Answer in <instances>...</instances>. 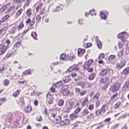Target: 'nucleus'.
I'll list each match as a JSON object with an SVG mask.
<instances>
[{"mask_svg":"<svg viewBox=\"0 0 129 129\" xmlns=\"http://www.w3.org/2000/svg\"><path fill=\"white\" fill-rule=\"evenodd\" d=\"M118 46L119 49L121 48L122 47L123 45V44L121 43V42H119L118 43Z\"/></svg>","mask_w":129,"mask_h":129,"instance_id":"nucleus-59","label":"nucleus"},{"mask_svg":"<svg viewBox=\"0 0 129 129\" xmlns=\"http://www.w3.org/2000/svg\"><path fill=\"white\" fill-rule=\"evenodd\" d=\"M74 58V56L71 55L69 54L66 56V58L70 60H72Z\"/></svg>","mask_w":129,"mask_h":129,"instance_id":"nucleus-21","label":"nucleus"},{"mask_svg":"<svg viewBox=\"0 0 129 129\" xmlns=\"http://www.w3.org/2000/svg\"><path fill=\"white\" fill-rule=\"evenodd\" d=\"M65 57H66V55L64 54H62L60 55V59L63 61L66 60Z\"/></svg>","mask_w":129,"mask_h":129,"instance_id":"nucleus-38","label":"nucleus"},{"mask_svg":"<svg viewBox=\"0 0 129 129\" xmlns=\"http://www.w3.org/2000/svg\"><path fill=\"white\" fill-rule=\"evenodd\" d=\"M129 74V67H127L122 72L121 74L127 75Z\"/></svg>","mask_w":129,"mask_h":129,"instance_id":"nucleus-11","label":"nucleus"},{"mask_svg":"<svg viewBox=\"0 0 129 129\" xmlns=\"http://www.w3.org/2000/svg\"><path fill=\"white\" fill-rule=\"evenodd\" d=\"M20 91L19 89H18L17 90L15 91L13 93V96L14 97L17 96L19 94Z\"/></svg>","mask_w":129,"mask_h":129,"instance_id":"nucleus-23","label":"nucleus"},{"mask_svg":"<svg viewBox=\"0 0 129 129\" xmlns=\"http://www.w3.org/2000/svg\"><path fill=\"white\" fill-rule=\"evenodd\" d=\"M64 103V101L62 99H60L58 101V105L59 106H61L63 105Z\"/></svg>","mask_w":129,"mask_h":129,"instance_id":"nucleus-33","label":"nucleus"},{"mask_svg":"<svg viewBox=\"0 0 129 129\" xmlns=\"http://www.w3.org/2000/svg\"><path fill=\"white\" fill-rule=\"evenodd\" d=\"M84 53L85 51L84 50L79 48L78 50V56L79 57L81 56Z\"/></svg>","mask_w":129,"mask_h":129,"instance_id":"nucleus-12","label":"nucleus"},{"mask_svg":"<svg viewBox=\"0 0 129 129\" xmlns=\"http://www.w3.org/2000/svg\"><path fill=\"white\" fill-rule=\"evenodd\" d=\"M109 78L107 77H105L104 78H102L100 80V82L102 83L103 84L106 83L108 81Z\"/></svg>","mask_w":129,"mask_h":129,"instance_id":"nucleus-16","label":"nucleus"},{"mask_svg":"<svg viewBox=\"0 0 129 129\" xmlns=\"http://www.w3.org/2000/svg\"><path fill=\"white\" fill-rule=\"evenodd\" d=\"M120 86V84L119 83H115L110 88V89L113 92H114L118 90Z\"/></svg>","mask_w":129,"mask_h":129,"instance_id":"nucleus-3","label":"nucleus"},{"mask_svg":"<svg viewBox=\"0 0 129 129\" xmlns=\"http://www.w3.org/2000/svg\"><path fill=\"white\" fill-rule=\"evenodd\" d=\"M89 13L92 16H93L94 14L95 15H96L95 12V10L94 9L90 10L89 11Z\"/></svg>","mask_w":129,"mask_h":129,"instance_id":"nucleus-52","label":"nucleus"},{"mask_svg":"<svg viewBox=\"0 0 129 129\" xmlns=\"http://www.w3.org/2000/svg\"><path fill=\"white\" fill-rule=\"evenodd\" d=\"M42 5L43 4L42 3H40L39 5L36 8V10L37 12H39V10L41 9Z\"/></svg>","mask_w":129,"mask_h":129,"instance_id":"nucleus-26","label":"nucleus"},{"mask_svg":"<svg viewBox=\"0 0 129 129\" xmlns=\"http://www.w3.org/2000/svg\"><path fill=\"white\" fill-rule=\"evenodd\" d=\"M9 47L8 45H0V55L4 54Z\"/></svg>","mask_w":129,"mask_h":129,"instance_id":"nucleus-2","label":"nucleus"},{"mask_svg":"<svg viewBox=\"0 0 129 129\" xmlns=\"http://www.w3.org/2000/svg\"><path fill=\"white\" fill-rule=\"evenodd\" d=\"M117 94L116 93L111 98V100L113 102L115 101L117 98Z\"/></svg>","mask_w":129,"mask_h":129,"instance_id":"nucleus-29","label":"nucleus"},{"mask_svg":"<svg viewBox=\"0 0 129 129\" xmlns=\"http://www.w3.org/2000/svg\"><path fill=\"white\" fill-rule=\"evenodd\" d=\"M107 70L102 69L101 72L100 73V75L102 76H104L107 74Z\"/></svg>","mask_w":129,"mask_h":129,"instance_id":"nucleus-25","label":"nucleus"},{"mask_svg":"<svg viewBox=\"0 0 129 129\" xmlns=\"http://www.w3.org/2000/svg\"><path fill=\"white\" fill-rule=\"evenodd\" d=\"M94 117V115L92 113L90 114L87 117L88 119H90Z\"/></svg>","mask_w":129,"mask_h":129,"instance_id":"nucleus-55","label":"nucleus"},{"mask_svg":"<svg viewBox=\"0 0 129 129\" xmlns=\"http://www.w3.org/2000/svg\"><path fill=\"white\" fill-rule=\"evenodd\" d=\"M93 61V60L92 59H89L88 61L86 62L90 66Z\"/></svg>","mask_w":129,"mask_h":129,"instance_id":"nucleus-57","label":"nucleus"},{"mask_svg":"<svg viewBox=\"0 0 129 129\" xmlns=\"http://www.w3.org/2000/svg\"><path fill=\"white\" fill-rule=\"evenodd\" d=\"M71 79L69 76H67L64 77L63 78V80L64 83H67L69 82Z\"/></svg>","mask_w":129,"mask_h":129,"instance_id":"nucleus-14","label":"nucleus"},{"mask_svg":"<svg viewBox=\"0 0 129 129\" xmlns=\"http://www.w3.org/2000/svg\"><path fill=\"white\" fill-rule=\"evenodd\" d=\"M77 65L76 64H74L72 66L67 70L66 72H68L73 70L78 71V68L77 67Z\"/></svg>","mask_w":129,"mask_h":129,"instance_id":"nucleus-6","label":"nucleus"},{"mask_svg":"<svg viewBox=\"0 0 129 129\" xmlns=\"http://www.w3.org/2000/svg\"><path fill=\"white\" fill-rule=\"evenodd\" d=\"M121 104V103L120 102H118L116 104H115L114 106V107L115 109H117L119 106Z\"/></svg>","mask_w":129,"mask_h":129,"instance_id":"nucleus-41","label":"nucleus"},{"mask_svg":"<svg viewBox=\"0 0 129 129\" xmlns=\"http://www.w3.org/2000/svg\"><path fill=\"white\" fill-rule=\"evenodd\" d=\"M96 43L99 49H101L102 47V44L100 41H98V42H97Z\"/></svg>","mask_w":129,"mask_h":129,"instance_id":"nucleus-50","label":"nucleus"},{"mask_svg":"<svg viewBox=\"0 0 129 129\" xmlns=\"http://www.w3.org/2000/svg\"><path fill=\"white\" fill-rule=\"evenodd\" d=\"M119 124H116L111 127V129H115L119 126Z\"/></svg>","mask_w":129,"mask_h":129,"instance_id":"nucleus-54","label":"nucleus"},{"mask_svg":"<svg viewBox=\"0 0 129 129\" xmlns=\"http://www.w3.org/2000/svg\"><path fill=\"white\" fill-rule=\"evenodd\" d=\"M32 110V107L30 106H27L25 109V110L26 113H30Z\"/></svg>","mask_w":129,"mask_h":129,"instance_id":"nucleus-18","label":"nucleus"},{"mask_svg":"<svg viewBox=\"0 0 129 129\" xmlns=\"http://www.w3.org/2000/svg\"><path fill=\"white\" fill-rule=\"evenodd\" d=\"M88 101L87 98H86L84 100V101L82 103L81 105L82 106H84L85 104L88 102Z\"/></svg>","mask_w":129,"mask_h":129,"instance_id":"nucleus-34","label":"nucleus"},{"mask_svg":"<svg viewBox=\"0 0 129 129\" xmlns=\"http://www.w3.org/2000/svg\"><path fill=\"white\" fill-rule=\"evenodd\" d=\"M89 67V65L86 62L83 66V67L84 69H88Z\"/></svg>","mask_w":129,"mask_h":129,"instance_id":"nucleus-39","label":"nucleus"},{"mask_svg":"<svg viewBox=\"0 0 129 129\" xmlns=\"http://www.w3.org/2000/svg\"><path fill=\"white\" fill-rule=\"evenodd\" d=\"M125 61L124 60L121 61L120 62L116 63V68L118 70H120L125 65Z\"/></svg>","mask_w":129,"mask_h":129,"instance_id":"nucleus-4","label":"nucleus"},{"mask_svg":"<svg viewBox=\"0 0 129 129\" xmlns=\"http://www.w3.org/2000/svg\"><path fill=\"white\" fill-rule=\"evenodd\" d=\"M22 0H13V2L16 5V10L20 8L22 5L21 2Z\"/></svg>","mask_w":129,"mask_h":129,"instance_id":"nucleus-5","label":"nucleus"},{"mask_svg":"<svg viewBox=\"0 0 129 129\" xmlns=\"http://www.w3.org/2000/svg\"><path fill=\"white\" fill-rule=\"evenodd\" d=\"M106 107V105H104L102 106L101 109V112H102V113H104L105 112Z\"/></svg>","mask_w":129,"mask_h":129,"instance_id":"nucleus-32","label":"nucleus"},{"mask_svg":"<svg viewBox=\"0 0 129 129\" xmlns=\"http://www.w3.org/2000/svg\"><path fill=\"white\" fill-rule=\"evenodd\" d=\"M47 102L49 104H51L53 103V99L52 98L49 93L47 94Z\"/></svg>","mask_w":129,"mask_h":129,"instance_id":"nucleus-7","label":"nucleus"},{"mask_svg":"<svg viewBox=\"0 0 129 129\" xmlns=\"http://www.w3.org/2000/svg\"><path fill=\"white\" fill-rule=\"evenodd\" d=\"M89 113L88 110L85 109L84 110L83 112V115L85 116L87 115Z\"/></svg>","mask_w":129,"mask_h":129,"instance_id":"nucleus-46","label":"nucleus"},{"mask_svg":"<svg viewBox=\"0 0 129 129\" xmlns=\"http://www.w3.org/2000/svg\"><path fill=\"white\" fill-rule=\"evenodd\" d=\"M68 86L67 85H64L61 90V91H64L66 90H69L68 89Z\"/></svg>","mask_w":129,"mask_h":129,"instance_id":"nucleus-43","label":"nucleus"},{"mask_svg":"<svg viewBox=\"0 0 129 129\" xmlns=\"http://www.w3.org/2000/svg\"><path fill=\"white\" fill-rule=\"evenodd\" d=\"M77 115L76 113H74L70 114V117L72 120L74 119L77 118Z\"/></svg>","mask_w":129,"mask_h":129,"instance_id":"nucleus-15","label":"nucleus"},{"mask_svg":"<svg viewBox=\"0 0 129 129\" xmlns=\"http://www.w3.org/2000/svg\"><path fill=\"white\" fill-rule=\"evenodd\" d=\"M93 107H94L93 105L92 104H91L89 106L88 109L89 110H91L93 109Z\"/></svg>","mask_w":129,"mask_h":129,"instance_id":"nucleus-63","label":"nucleus"},{"mask_svg":"<svg viewBox=\"0 0 129 129\" xmlns=\"http://www.w3.org/2000/svg\"><path fill=\"white\" fill-rule=\"evenodd\" d=\"M10 5V3H8L7 4L3 7L4 10L5 9H8Z\"/></svg>","mask_w":129,"mask_h":129,"instance_id":"nucleus-37","label":"nucleus"},{"mask_svg":"<svg viewBox=\"0 0 129 129\" xmlns=\"http://www.w3.org/2000/svg\"><path fill=\"white\" fill-rule=\"evenodd\" d=\"M9 83V81L8 80H5L4 81V84L6 86L8 85Z\"/></svg>","mask_w":129,"mask_h":129,"instance_id":"nucleus-64","label":"nucleus"},{"mask_svg":"<svg viewBox=\"0 0 129 129\" xmlns=\"http://www.w3.org/2000/svg\"><path fill=\"white\" fill-rule=\"evenodd\" d=\"M37 121H40L42 119V118L41 116H38L37 117Z\"/></svg>","mask_w":129,"mask_h":129,"instance_id":"nucleus-60","label":"nucleus"},{"mask_svg":"<svg viewBox=\"0 0 129 129\" xmlns=\"http://www.w3.org/2000/svg\"><path fill=\"white\" fill-rule=\"evenodd\" d=\"M96 43L99 49H101L102 47V44L100 41H98V42H97Z\"/></svg>","mask_w":129,"mask_h":129,"instance_id":"nucleus-49","label":"nucleus"},{"mask_svg":"<svg viewBox=\"0 0 129 129\" xmlns=\"http://www.w3.org/2000/svg\"><path fill=\"white\" fill-rule=\"evenodd\" d=\"M123 53V50H120L118 53V57H121L122 56Z\"/></svg>","mask_w":129,"mask_h":129,"instance_id":"nucleus-48","label":"nucleus"},{"mask_svg":"<svg viewBox=\"0 0 129 129\" xmlns=\"http://www.w3.org/2000/svg\"><path fill=\"white\" fill-rule=\"evenodd\" d=\"M21 44L20 42H18L16 44L14 45L13 48V49L14 50H16L21 45Z\"/></svg>","mask_w":129,"mask_h":129,"instance_id":"nucleus-22","label":"nucleus"},{"mask_svg":"<svg viewBox=\"0 0 129 129\" xmlns=\"http://www.w3.org/2000/svg\"><path fill=\"white\" fill-rule=\"evenodd\" d=\"M30 0H27L25 2L24 6H27L30 4Z\"/></svg>","mask_w":129,"mask_h":129,"instance_id":"nucleus-53","label":"nucleus"},{"mask_svg":"<svg viewBox=\"0 0 129 129\" xmlns=\"http://www.w3.org/2000/svg\"><path fill=\"white\" fill-rule=\"evenodd\" d=\"M122 89L126 91L129 90V80L126 82L125 85L123 88Z\"/></svg>","mask_w":129,"mask_h":129,"instance_id":"nucleus-10","label":"nucleus"},{"mask_svg":"<svg viewBox=\"0 0 129 129\" xmlns=\"http://www.w3.org/2000/svg\"><path fill=\"white\" fill-rule=\"evenodd\" d=\"M26 14L27 16H30L32 14L31 10L28 9L26 11Z\"/></svg>","mask_w":129,"mask_h":129,"instance_id":"nucleus-35","label":"nucleus"},{"mask_svg":"<svg viewBox=\"0 0 129 129\" xmlns=\"http://www.w3.org/2000/svg\"><path fill=\"white\" fill-rule=\"evenodd\" d=\"M74 103L71 100H69L66 101L65 106L66 109L65 112L67 113L69 112L74 106Z\"/></svg>","mask_w":129,"mask_h":129,"instance_id":"nucleus-1","label":"nucleus"},{"mask_svg":"<svg viewBox=\"0 0 129 129\" xmlns=\"http://www.w3.org/2000/svg\"><path fill=\"white\" fill-rule=\"evenodd\" d=\"M56 85V87H59L60 86H62V83L61 81H59L56 84H55Z\"/></svg>","mask_w":129,"mask_h":129,"instance_id":"nucleus-44","label":"nucleus"},{"mask_svg":"<svg viewBox=\"0 0 129 129\" xmlns=\"http://www.w3.org/2000/svg\"><path fill=\"white\" fill-rule=\"evenodd\" d=\"M109 82L108 81L106 84L104 85L103 87L102 88V89H103L104 90H106V89L107 88L108 86L109 85Z\"/></svg>","mask_w":129,"mask_h":129,"instance_id":"nucleus-36","label":"nucleus"},{"mask_svg":"<svg viewBox=\"0 0 129 129\" xmlns=\"http://www.w3.org/2000/svg\"><path fill=\"white\" fill-rule=\"evenodd\" d=\"M101 113H102V112H101V109L98 110L95 112V114L96 116H98L101 114Z\"/></svg>","mask_w":129,"mask_h":129,"instance_id":"nucleus-51","label":"nucleus"},{"mask_svg":"<svg viewBox=\"0 0 129 129\" xmlns=\"http://www.w3.org/2000/svg\"><path fill=\"white\" fill-rule=\"evenodd\" d=\"M41 18V17L39 15H38L36 17V19L38 23L40 22Z\"/></svg>","mask_w":129,"mask_h":129,"instance_id":"nucleus-40","label":"nucleus"},{"mask_svg":"<svg viewBox=\"0 0 129 129\" xmlns=\"http://www.w3.org/2000/svg\"><path fill=\"white\" fill-rule=\"evenodd\" d=\"M7 29V27H5L4 28H2L0 30V34H1L5 30Z\"/></svg>","mask_w":129,"mask_h":129,"instance_id":"nucleus-62","label":"nucleus"},{"mask_svg":"<svg viewBox=\"0 0 129 129\" xmlns=\"http://www.w3.org/2000/svg\"><path fill=\"white\" fill-rule=\"evenodd\" d=\"M115 56L114 55H110L108 58V60L109 62L112 63V61L115 58Z\"/></svg>","mask_w":129,"mask_h":129,"instance_id":"nucleus-20","label":"nucleus"},{"mask_svg":"<svg viewBox=\"0 0 129 129\" xmlns=\"http://www.w3.org/2000/svg\"><path fill=\"white\" fill-rule=\"evenodd\" d=\"M60 6H57L56 8L54 10V11L55 12H58L59 10Z\"/></svg>","mask_w":129,"mask_h":129,"instance_id":"nucleus-61","label":"nucleus"},{"mask_svg":"<svg viewBox=\"0 0 129 129\" xmlns=\"http://www.w3.org/2000/svg\"><path fill=\"white\" fill-rule=\"evenodd\" d=\"M101 17L102 19H105L107 18V16L103 13L102 12H101L100 13Z\"/></svg>","mask_w":129,"mask_h":129,"instance_id":"nucleus-30","label":"nucleus"},{"mask_svg":"<svg viewBox=\"0 0 129 129\" xmlns=\"http://www.w3.org/2000/svg\"><path fill=\"white\" fill-rule=\"evenodd\" d=\"M69 122V120L67 119H65L61 121L60 123V124L61 125H63L66 124Z\"/></svg>","mask_w":129,"mask_h":129,"instance_id":"nucleus-17","label":"nucleus"},{"mask_svg":"<svg viewBox=\"0 0 129 129\" xmlns=\"http://www.w3.org/2000/svg\"><path fill=\"white\" fill-rule=\"evenodd\" d=\"M56 87V85L53 84V86L50 89L52 92H54L55 91V88Z\"/></svg>","mask_w":129,"mask_h":129,"instance_id":"nucleus-45","label":"nucleus"},{"mask_svg":"<svg viewBox=\"0 0 129 129\" xmlns=\"http://www.w3.org/2000/svg\"><path fill=\"white\" fill-rule=\"evenodd\" d=\"M16 28L15 27H13L9 31L10 34H13L16 31Z\"/></svg>","mask_w":129,"mask_h":129,"instance_id":"nucleus-19","label":"nucleus"},{"mask_svg":"<svg viewBox=\"0 0 129 129\" xmlns=\"http://www.w3.org/2000/svg\"><path fill=\"white\" fill-rule=\"evenodd\" d=\"M24 26V25L22 22H21L18 26V30H21Z\"/></svg>","mask_w":129,"mask_h":129,"instance_id":"nucleus-47","label":"nucleus"},{"mask_svg":"<svg viewBox=\"0 0 129 129\" xmlns=\"http://www.w3.org/2000/svg\"><path fill=\"white\" fill-rule=\"evenodd\" d=\"M24 75H26L27 74H31V70H25L23 73Z\"/></svg>","mask_w":129,"mask_h":129,"instance_id":"nucleus-28","label":"nucleus"},{"mask_svg":"<svg viewBox=\"0 0 129 129\" xmlns=\"http://www.w3.org/2000/svg\"><path fill=\"white\" fill-rule=\"evenodd\" d=\"M31 36L34 39L36 40L37 35L36 32H32L31 34Z\"/></svg>","mask_w":129,"mask_h":129,"instance_id":"nucleus-31","label":"nucleus"},{"mask_svg":"<svg viewBox=\"0 0 129 129\" xmlns=\"http://www.w3.org/2000/svg\"><path fill=\"white\" fill-rule=\"evenodd\" d=\"M95 76V73H92L88 77V79L90 80H92Z\"/></svg>","mask_w":129,"mask_h":129,"instance_id":"nucleus-27","label":"nucleus"},{"mask_svg":"<svg viewBox=\"0 0 129 129\" xmlns=\"http://www.w3.org/2000/svg\"><path fill=\"white\" fill-rule=\"evenodd\" d=\"M23 11V9H21L19 10L16 13V15L17 16H19L21 14V13Z\"/></svg>","mask_w":129,"mask_h":129,"instance_id":"nucleus-42","label":"nucleus"},{"mask_svg":"<svg viewBox=\"0 0 129 129\" xmlns=\"http://www.w3.org/2000/svg\"><path fill=\"white\" fill-rule=\"evenodd\" d=\"M61 92L64 96H68L69 93V90L61 91Z\"/></svg>","mask_w":129,"mask_h":129,"instance_id":"nucleus-24","label":"nucleus"},{"mask_svg":"<svg viewBox=\"0 0 129 129\" xmlns=\"http://www.w3.org/2000/svg\"><path fill=\"white\" fill-rule=\"evenodd\" d=\"M86 90L83 91L79 93V94L81 96L84 95L86 94Z\"/></svg>","mask_w":129,"mask_h":129,"instance_id":"nucleus-56","label":"nucleus"},{"mask_svg":"<svg viewBox=\"0 0 129 129\" xmlns=\"http://www.w3.org/2000/svg\"><path fill=\"white\" fill-rule=\"evenodd\" d=\"M61 117L59 116H57L54 120V123L56 124H57L60 123L61 121Z\"/></svg>","mask_w":129,"mask_h":129,"instance_id":"nucleus-13","label":"nucleus"},{"mask_svg":"<svg viewBox=\"0 0 129 129\" xmlns=\"http://www.w3.org/2000/svg\"><path fill=\"white\" fill-rule=\"evenodd\" d=\"M93 61V60L92 59H89L88 61L86 62L90 66Z\"/></svg>","mask_w":129,"mask_h":129,"instance_id":"nucleus-58","label":"nucleus"},{"mask_svg":"<svg viewBox=\"0 0 129 129\" xmlns=\"http://www.w3.org/2000/svg\"><path fill=\"white\" fill-rule=\"evenodd\" d=\"M125 35V32H122L119 34L118 35L117 37L118 38H120L122 41L124 42L125 40L124 37Z\"/></svg>","mask_w":129,"mask_h":129,"instance_id":"nucleus-9","label":"nucleus"},{"mask_svg":"<svg viewBox=\"0 0 129 129\" xmlns=\"http://www.w3.org/2000/svg\"><path fill=\"white\" fill-rule=\"evenodd\" d=\"M12 114L11 113H9L7 115H4V118L5 119L6 121H8L10 122V120L12 117Z\"/></svg>","mask_w":129,"mask_h":129,"instance_id":"nucleus-8","label":"nucleus"}]
</instances>
